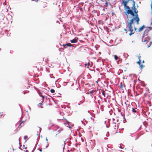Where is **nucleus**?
Listing matches in <instances>:
<instances>
[{
	"label": "nucleus",
	"instance_id": "nucleus-1",
	"mask_svg": "<svg viewBox=\"0 0 152 152\" xmlns=\"http://www.w3.org/2000/svg\"><path fill=\"white\" fill-rule=\"evenodd\" d=\"M135 20L137 24L138 25L139 24V21H140V18L138 17H134L133 18L130 20L129 22L127 23V26L129 29L130 33H129V35L130 36L132 35V34H134V29H132V24L133 23L134 21Z\"/></svg>",
	"mask_w": 152,
	"mask_h": 152
},
{
	"label": "nucleus",
	"instance_id": "nucleus-2",
	"mask_svg": "<svg viewBox=\"0 0 152 152\" xmlns=\"http://www.w3.org/2000/svg\"><path fill=\"white\" fill-rule=\"evenodd\" d=\"M151 29L150 28L146 29L143 34V37L142 38V41L144 42L149 41L151 39L150 37L148 36V32Z\"/></svg>",
	"mask_w": 152,
	"mask_h": 152
},
{
	"label": "nucleus",
	"instance_id": "nucleus-3",
	"mask_svg": "<svg viewBox=\"0 0 152 152\" xmlns=\"http://www.w3.org/2000/svg\"><path fill=\"white\" fill-rule=\"evenodd\" d=\"M124 7L125 10H126V9H127V14H130L132 16H134V14L133 11L130 9V8L129 6H126L125 7Z\"/></svg>",
	"mask_w": 152,
	"mask_h": 152
},
{
	"label": "nucleus",
	"instance_id": "nucleus-4",
	"mask_svg": "<svg viewBox=\"0 0 152 152\" xmlns=\"http://www.w3.org/2000/svg\"><path fill=\"white\" fill-rule=\"evenodd\" d=\"M78 38L77 37H75L73 39L70 40V42L72 43H76L77 42V40Z\"/></svg>",
	"mask_w": 152,
	"mask_h": 152
},
{
	"label": "nucleus",
	"instance_id": "nucleus-5",
	"mask_svg": "<svg viewBox=\"0 0 152 152\" xmlns=\"http://www.w3.org/2000/svg\"><path fill=\"white\" fill-rule=\"evenodd\" d=\"M128 0H127V1H123L122 3H123V4L124 5V7H125L126 6L128 2Z\"/></svg>",
	"mask_w": 152,
	"mask_h": 152
},
{
	"label": "nucleus",
	"instance_id": "nucleus-6",
	"mask_svg": "<svg viewBox=\"0 0 152 152\" xmlns=\"http://www.w3.org/2000/svg\"><path fill=\"white\" fill-rule=\"evenodd\" d=\"M134 11L135 14V15H134V16H135V17H136L137 16L138 17V15L137 14L138 11L137 9H134Z\"/></svg>",
	"mask_w": 152,
	"mask_h": 152
},
{
	"label": "nucleus",
	"instance_id": "nucleus-7",
	"mask_svg": "<svg viewBox=\"0 0 152 152\" xmlns=\"http://www.w3.org/2000/svg\"><path fill=\"white\" fill-rule=\"evenodd\" d=\"M135 1H133V4H132L133 6L132 8V10H134V9H136L135 8Z\"/></svg>",
	"mask_w": 152,
	"mask_h": 152
},
{
	"label": "nucleus",
	"instance_id": "nucleus-8",
	"mask_svg": "<svg viewBox=\"0 0 152 152\" xmlns=\"http://www.w3.org/2000/svg\"><path fill=\"white\" fill-rule=\"evenodd\" d=\"M145 27V26L144 25H143L142 27L139 28V32L143 30L144 28Z\"/></svg>",
	"mask_w": 152,
	"mask_h": 152
},
{
	"label": "nucleus",
	"instance_id": "nucleus-9",
	"mask_svg": "<svg viewBox=\"0 0 152 152\" xmlns=\"http://www.w3.org/2000/svg\"><path fill=\"white\" fill-rule=\"evenodd\" d=\"M66 45L67 46H68L71 47L72 46V45L70 43H69L65 45H64L63 46L64 48H65V46H66Z\"/></svg>",
	"mask_w": 152,
	"mask_h": 152
},
{
	"label": "nucleus",
	"instance_id": "nucleus-10",
	"mask_svg": "<svg viewBox=\"0 0 152 152\" xmlns=\"http://www.w3.org/2000/svg\"><path fill=\"white\" fill-rule=\"evenodd\" d=\"M125 86L123 84H122V83H121L120 84V88H123L124 87H125Z\"/></svg>",
	"mask_w": 152,
	"mask_h": 152
},
{
	"label": "nucleus",
	"instance_id": "nucleus-11",
	"mask_svg": "<svg viewBox=\"0 0 152 152\" xmlns=\"http://www.w3.org/2000/svg\"><path fill=\"white\" fill-rule=\"evenodd\" d=\"M39 96L41 97H42L43 99V100L45 98V97H44L42 94L41 93H39Z\"/></svg>",
	"mask_w": 152,
	"mask_h": 152
},
{
	"label": "nucleus",
	"instance_id": "nucleus-12",
	"mask_svg": "<svg viewBox=\"0 0 152 152\" xmlns=\"http://www.w3.org/2000/svg\"><path fill=\"white\" fill-rule=\"evenodd\" d=\"M23 122H24V121H22L20 123L19 125L18 126V128H19V129H20V128H21V127L22 126L21 125L22 124H23Z\"/></svg>",
	"mask_w": 152,
	"mask_h": 152
},
{
	"label": "nucleus",
	"instance_id": "nucleus-13",
	"mask_svg": "<svg viewBox=\"0 0 152 152\" xmlns=\"http://www.w3.org/2000/svg\"><path fill=\"white\" fill-rule=\"evenodd\" d=\"M101 91L102 92V94L104 96V97H105V91L103 90H101Z\"/></svg>",
	"mask_w": 152,
	"mask_h": 152
},
{
	"label": "nucleus",
	"instance_id": "nucleus-14",
	"mask_svg": "<svg viewBox=\"0 0 152 152\" xmlns=\"http://www.w3.org/2000/svg\"><path fill=\"white\" fill-rule=\"evenodd\" d=\"M67 124H66V125H65L66 126V127H68H68L69 128V129H70L71 128V127L69 126V122H67Z\"/></svg>",
	"mask_w": 152,
	"mask_h": 152
},
{
	"label": "nucleus",
	"instance_id": "nucleus-15",
	"mask_svg": "<svg viewBox=\"0 0 152 152\" xmlns=\"http://www.w3.org/2000/svg\"><path fill=\"white\" fill-rule=\"evenodd\" d=\"M59 128H58V129ZM63 130V129L62 128H60V129L59 130H58L57 131V132H58L57 133V134H59L60 133V131H61L62 130Z\"/></svg>",
	"mask_w": 152,
	"mask_h": 152
},
{
	"label": "nucleus",
	"instance_id": "nucleus-16",
	"mask_svg": "<svg viewBox=\"0 0 152 152\" xmlns=\"http://www.w3.org/2000/svg\"><path fill=\"white\" fill-rule=\"evenodd\" d=\"M124 57L125 58H127L128 56H129L127 54L125 53H124Z\"/></svg>",
	"mask_w": 152,
	"mask_h": 152
},
{
	"label": "nucleus",
	"instance_id": "nucleus-17",
	"mask_svg": "<svg viewBox=\"0 0 152 152\" xmlns=\"http://www.w3.org/2000/svg\"><path fill=\"white\" fill-rule=\"evenodd\" d=\"M114 58L116 61H117L118 59V57L116 55H114Z\"/></svg>",
	"mask_w": 152,
	"mask_h": 152
},
{
	"label": "nucleus",
	"instance_id": "nucleus-18",
	"mask_svg": "<svg viewBox=\"0 0 152 152\" xmlns=\"http://www.w3.org/2000/svg\"><path fill=\"white\" fill-rule=\"evenodd\" d=\"M140 66V68H141V69H142L144 67V66H143L141 64V63H140V64H139Z\"/></svg>",
	"mask_w": 152,
	"mask_h": 152
},
{
	"label": "nucleus",
	"instance_id": "nucleus-19",
	"mask_svg": "<svg viewBox=\"0 0 152 152\" xmlns=\"http://www.w3.org/2000/svg\"><path fill=\"white\" fill-rule=\"evenodd\" d=\"M132 111L133 112V113H136V110L135 109H134L133 108H132Z\"/></svg>",
	"mask_w": 152,
	"mask_h": 152
},
{
	"label": "nucleus",
	"instance_id": "nucleus-20",
	"mask_svg": "<svg viewBox=\"0 0 152 152\" xmlns=\"http://www.w3.org/2000/svg\"><path fill=\"white\" fill-rule=\"evenodd\" d=\"M141 60H139V61L137 62V63L138 64H140L141 63Z\"/></svg>",
	"mask_w": 152,
	"mask_h": 152
},
{
	"label": "nucleus",
	"instance_id": "nucleus-21",
	"mask_svg": "<svg viewBox=\"0 0 152 152\" xmlns=\"http://www.w3.org/2000/svg\"><path fill=\"white\" fill-rule=\"evenodd\" d=\"M50 92L52 93H53L55 92V91L53 89H51L50 90Z\"/></svg>",
	"mask_w": 152,
	"mask_h": 152
},
{
	"label": "nucleus",
	"instance_id": "nucleus-22",
	"mask_svg": "<svg viewBox=\"0 0 152 152\" xmlns=\"http://www.w3.org/2000/svg\"><path fill=\"white\" fill-rule=\"evenodd\" d=\"M152 43V42H150V45H148V48H149L150 46H151V45Z\"/></svg>",
	"mask_w": 152,
	"mask_h": 152
},
{
	"label": "nucleus",
	"instance_id": "nucleus-23",
	"mask_svg": "<svg viewBox=\"0 0 152 152\" xmlns=\"http://www.w3.org/2000/svg\"><path fill=\"white\" fill-rule=\"evenodd\" d=\"M109 136V132H107L106 134V136L107 137H108Z\"/></svg>",
	"mask_w": 152,
	"mask_h": 152
},
{
	"label": "nucleus",
	"instance_id": "nucleus-24",
	"mask_svg": "<svg viewBox=\"0 0 152 152\" xmlns=\"http://www.w3.org/2000/svg\"><path fill=\"white\" fill-rule=\"evenodd\" d=\"M105 4L106 5V7H107L108 6V4L107 1H106L105 3Z\"/></svg>",
	"mask_w": 152,
	"mask_h": 152
},
{
	"label": "nucleus",
	"instance_id": "nucleus-25",
	"mask_svg": "<svg viewBox=\"0 0 152 152\" xmlns=\"http://www.w3.org/2000/svg\"><path fill=\"white\" fill-rule=\"evenodd\" d=\"M151 10H152L151 13L152 14V1H151Z\"/></svg>",
	"mask_w": 152,
	"mask_h": 152
},
{
	"label": "nucleus",
	"instance_id": "nucleus-26",
	"mask_svg": "<svg viewBox=\"0 0 152 152\" xmlns=\"http://www.w3.org/2000/svg\"><path fill=\"white\" fill-rule=\"evenodd\" d=\"M50 78H53V77L54 78V77H53V76H52V75H50Z\"/></svg>",
	"mask_w": 152,
	"mask_h": 152
},
{
	"label": "nucleus",
	"instance_id": "nucleus-27",
	"mask_svg": "<svg viewBox=\"0 0 152 152\" xmlns=\"http://www.w3.org/2000/svg\"><path fill=\"white\" fill-rule=\"evenodd\" d=\"M140 58H141L140 56H138V59H139V60H141L140 59Z\"/></svg>",
	"mask_w": 152,
	"mask_h": 152
},
{
	"label": "nucleus",
	"instance_id": "nucleus-28",
	"mask_svg": "<svg viewBox=\"0 0 152 152\" xmlns=\"http://www.w3.org/2000/svg\"><path fill=\"white\" fill-rule=\"evenodd\" d=\"M27 138V136H25L24 137V139H26Z\"/></svg>",
	"mask_w": 152,
	"mask_h": 152
},
{
	"label": "nucleus",
	"instance_id": "nucleus-29",
	"mask_svg": "<svg viewBox=\"0 0 152 152\" xmlns=\"http://www.w3.org/2000/svg\"><path fill=\"white\" fill-rule=\"evenodd\" d=\"M134 32L136 31V30H137V28H136V27H134Z\"/></svg>",
	"mask_w": 152,
	"mask_h": 152
},
{
	"label": "nucleus",
	"instance_id": "nucleus-30",
	"mask_svg": "<svg viewBox=\"0 0 152 152\" xmlns=\"http://www.w3.org/2000/svg\"><path fill=\"white\" fill-rule=\"evenodd\" d=\"M114 122V124H115V127H116V125H115V124H116V123L115 122Z\"/></svg>",
	"mask_w": 152,
	"mask_h": 152
},
{
	"label": "nucleus",
	"instance_id": "nucleus-31",
	"mask_svg": "<svg viewBox=\"0 0 152 152\" xmlns=\"http://www.w3.org/2000/svg\"><path fill=\"white\" fill-rule=\"evenodd\" d=\"M39 149V150L40 151H41V152H42V149Z\"/></svg>",
	"mask_w": 152,
	"mask_h": 152
},
{
	"label": "nucleus",
	"instance_id": "nucleus-32",
	"mask_svg": "<svg viewBox=\"0 0 152 152\" xmlns=\"http://www.w3.org/2000/svg\"><path fill=\"white\" fill-rule=\"evenodd\" d=\"M42 104V103H39V105H41Z\"/></svg>",
	"mask_w": 152,
	"mask_h": 152
},
{
	"label": "nucleus",
	"instance_id": "nucleus-33",
	"mask_svg": "<svg viewBox=\"0 0 152 152\" xmlns=\"http://www.w3.org/2000/svg\"><path fill=\"white\" fill-rule=\"evenodd\" d=\"M143 124H144V125L145 126H146V124H145L144 123H143Z\"/></svg>",
	"mask_w": 152,
	"mask_h": 152
},
{
	"label": "nucleus",
	"instance_id": "nucleus-34",
	"mask_svg": "<svg viewBox=\"0 0 152 152\" xmlns=\"http://www.w3.org/2000/svg\"><path fill=\"white\" fill-rule=\"evenodd\" d=\"M46 140L47 141H48V139H47V138H46Z\"/></svg>",
	"mask_w": 152,
	"mask_h": 152
},
{
	"label": "nucleus",
	"instance_id": "nucleus-35",
	"mask_svg": "<svg viewBox=\"0 0 152 152\" xmlns=\"http://www.w3.org/2000/svg\"><path fill=\"white\" fill-rule=\"evenodd\" d=\"M124 30L126 31H127V30L126 29H124Z\"/></svg>",
	"mask_w": 152,
	"mask_h": 152
},
{
	"label": "nucleus",
	"instance_id": "nucleus-36",
	"mask_svg": "<svg viewBox=\"0 0 152 152\" xmlns=\"http://www.w3.org/2000/svg\"><path fill=\"white\" fill-rule=\"evenodd\" d=\"M39 129H40V131H41V128H39Z\"/></svg>",
	"mask_w": 152,
	"mask_h": 152
},
{
	"label": "nucleus",
	"instance_id": "nucleus-37",
	"mask_svg": "<svg viewBox=\"0 0 152 152\" xmlns=\"http://www.w3.org/2000/svg\"><path fill=\"white\" fill-rule=\"evenodd\" d=\"M143 63H144V60H143L142 61V62Z\"/></svg>",
	"mask_w": 152,
	"mask_h": 152
},
{
	"label": "nucleus",
	"instance_id": "nucleus-38",
	"mask_svg": "<svg viewBox=\"0 0 152 152\" xmlns=\"http://www.w3.org/2000/svg\"><path fill=\"white\" fill-rule=\"evenodd\" d=\"M57 134H56V136H56H56H57Z\"/></svg>",
	"mask_w": 152,
	"mask_h": 152
},
{
	"label": "nucleus",
	"instance_id": "nucleus-39",
	"mask_svg": "<svg viewBox=\"0 0 152 152\" xmlns=\"http://www.w3.org/2000/svg\"><path fill=\"white\" fill-rule=\"evenodd\" d=\"M78 105H80V103H78Z\"/></svg>",
	"mask_w": 152,
	"mask_h": 152
},
{
	"label": "nucleus",
	"instance_id": "nucleus-40",
	"mask_svg": "<svg viewBox=\"0 0 152 152\" xmlns=\"http://www.w3.org/2000/svg\"><path fill=\"white\" fill-rule=\"evenodd\" d=\"M57 82V80L56 81V82Z\"/></svg>",
	"mask_w": 152,
	"mask_h": 152
},
{
	"label": "nucleus",
	"instance_id": "nucleus-41",
	"mask_svg": "<svg viewBox=\"0 0 152 152\" xmlns=\"http://www.w3.org/2000/svg\"><path fill=\"white\" fill-rule=\"evenodd\" d=\"M120 148H122L121 147V146H120Z\"/></svg>",
	"mask_w": 152,
	"mask_h": 152
},
{
	"label": "nucleus",
	"instance_id": "nucleus-42",
	"mask_svg": "<svg viewBox=\"0 0 152 152\" xmlns=\"http://www.w3.org/2000/svg\"><path fill=\"white\" fill-rule=\"evenodd\" d=\"M113 121L115 120L114 119H113Z\"/></svg>",
	"mask_w": 152,
	"mask_h": 152
},
{
	"label": "nucleus",
	"instance_id": "nucleus-43",
	"mask_svg": "<svg viewBox=\"0 0 152 152\" xmlns=\"http://www.w3.org/2000/svg\"><path fill=\"white\" fill-rule=\"evenodd\" d=\"M64 83H66V82H64Z\"/></svg>",
	"mask_w": 152,
	"mask_h": 152
},
{
	"label": "nucleus",
	"instance_id": "nucleus-44",
	"mask_svg": "<svg viewBox=\"0 0 152 152\" xmlns=\"http://www.w3.org/2000/svg\"><path fill=\"white\" fill-rule=\"evenodd\" d=\"M89 64H88V65H89Z\"/></svg>",
	"mask_w": 152,
	"mask_h": 152
},
{
	"label": "nucleus",
	"instance_id": "nucleus-45",
	"mask_svg": "<svg viewBox=\"0 0 152 152\" xmlns=\"http://www.w3.org/2000/svg\"><path fill=\"white\" fill-rule=\"evenodd\" d=\"M42 107H41V108H42Z\"/></svg>",
	"mask_w": 152,
	"mask_h": 152
},
{
	"label": "nucleus",
	"instance_id": "nucleus-46",
	"mask_svg": "<svg viewBox=\"0 0 152 152\" xmlns=\"http://www.w3.org/2000/svg\"><path fill=\"white\" fill-rule=\"evenodd\" d=\"M47 147H48V146H46V148H47Z\"/></svg>",
	"mask_w": 152,
	"mask_h": 152
},
{
	"label": "nucleus",
	"instance_id": "nucleus-47",
	"mask_svg": "<svg viewBox=\"0 0 152 152\" xmlns=\"http://www.w3.org/2000/svg\"><path fill=\"white\" fill-rule=\"evenodd\" d=\"M34 0H32V1H34Z\"/></svg>",
	"mask_w": 152,
	"mask_h": 152
},
{
	"label": "nucleus",
	"instance_id": "nucleus-48",
	"mask_svg": "<svg viewBox=\"0 0 152 152\" xmlns=\"http://www.w3.org/2000/svg\"><path fill=\"white\" fill-rule=\"evenodd\" d=\"M108 1H109V0H107Z\"/></svg>",
	"mask_w": 152,
	"mask_h": 152
}]
</instances>
